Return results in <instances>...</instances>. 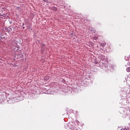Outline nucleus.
Listing matches in <instances>:
<instances>
[{"instance_id": "6e6552de", "label": "nucleus", "mask_w": 130, "mask_h": 130, "mask_svg": "<svg viewBox=\"0 0 130 130\" xmlns=\"http://www.w3.org/2000/svg\"><path fill=\"white\" fill-rule=\"evenodd\" d=\"M23 29H25V27H23Z\"/></svg>"}, {"instance_id": "423d86ee", "label": "nucleus", "mask_w": 130, "mask_h": 130, "mask_svg": "<svg viewBox=\"0 0 130 130\" xmlns=\"http://www.w3.org/2000/svg\"><path fill=\"white\" fill-rule=\"evenodd\" d=\"M128 66H130V62H128Z\"/></svg>"}, {"instance_id": "f03ea898", "label": "nucleus", "mask_w": 130, "mask_h": 130, "mask_svg": "<svg viewBox=\"0 0 130 130\" xmlns=\"http://www.w3.org/2000/svg\"><path fill=\"white\" fill-rule=\"evenodd\" d=\"M126 71L127 72V73H130V67L127 68Z\"/></svg>"}, {"instance_id": "1a4fd4ad", "label": "nucleus", "mask_w": 130, "mask_h": 130, "mask_svg": "<svg viewBox=\"0 0 130 130\" xmlns=\"http://www.w3.org/2000/svg\"><path fill=\"white\" fill-rule=\"evenodd\" d=\"M23 26H24V23H23Z\"/></svg>"}, {"instance_id": "7ed1b4c3", "label": "nucleus", "mask_w": 130, "mask_h": 130, "mask_svg": "<svg viewBox=\"0 0 130 130\" xmlns=\"http://www.w3.org/2000/svg\"><path fill=\"white\" fill-rule=\"evenodd\" d=\"M93 39V40H97V39H98V37H94Z\"/></svg>"}, {"instance_id": "39448f33", "label": "nucleus", "mask_w": 130, "mask_h": 130, "mask_svg": "<svg viewBox=\"0 0 130 130\" xmlns=\"http://www.w3.org/2000/svg\"><path fill=\"white\" fill-rule=\"evenodd\" d=\"M123 130H129V129L126 128H125Z\"/></svg>"}, {"instance_id": "20e7f679", "label": "nucleus", "mask_w": 130, "mask_h": 130, "mask_svg": "<svg viewBox=\"0 0 130 130\" xmlns=\"http://www.w3.org/2000/svg\"><path fill=\"white\" fill-rule=\"evenodd\" d=\"M94 63H95V64H97L98 63V62L95 61Z\"/></svg>"}, {"instance_id": "0eeeda50", "label": "nucleus", "mask_w": 130, "mask_h": 130, "mask_svg": "<svg viewBox=\"0 0 130 130\" xmlns=\"http://www.w3.org/2000/svg\"><path fill=\"white\" fill-rule=\"evenodd\" d=\"M28 29H30V26H28Z\"/></svg>"}, {"instance_id": "f257e3e1", "label": "nucleus", "mask_w": 130, "mask_h": 130, "mask_svg": "<svg viewBox=\"0 0 130 130\" xmlns=\"http://www.w3.org/2000/svg\"><path fill=\"white\" fill-rule=\"evenodd\" d=\"M100 45H101V46H102L103 47L104 46H105L106 45V43H101L100 44Z\"/></svg>"}]
</instances>
